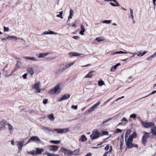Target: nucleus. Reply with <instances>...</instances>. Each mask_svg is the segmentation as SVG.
Returning <instances> with one entry per match:
<instances>
[{
	"mask_svg": "<svg viewBox=\"0 0 156 156\" xmlns=\"http://www.w3.org/2000/svg\"><path fill=\"white\" fill-rule=\"evenodd\" d=\"M24 58L26 60H28L34 61L36 62L38 61V59H37L36 57H29L28 56H26Z\"/></svg>",
	"mask_w": 156,
	"mask_h": 156,
	"instance_id": "obj_14",
	"label": "nucleus"
},
{
	"mask_svg": "<svg viewBox=\"0 0 156 156\" xmlns=\"http://www.w3.org/2000/svg\"><path fill=\"white\" fill-rule=\"evenodd\" d=\"M19 39H20L19 38L14 36H8L7 37V39L9 40H12L13 39L14 40H16Z\"/></svg>",
	"mask_w": 156,
	"mask_h": 156,
	"instance_id": "obj_20",
	"label": "nucleus"
},
{
	"mask_svg": "<svg viewBox=\"0 0 156 156\" xmlns=\"http://www.w3.org/2000/svg\"><path fill=\"white\" fill-rule=\"evenodd\" d=\"M111 20H105L103 21V23L106 24H109L111 23Z\"/></svg>",
	"mask_w": 156,
	"mask_h": 156,
	"instance_id": "obj_46",
	"label": "nucleus"
},
{
	"mask_svg": "<svg viewBox=\"0 0 156 156\" xmlns=\"http://www.w3.org/2000/svg\"><path fill=\"white\" fill-rule=\"evenodd\" d=\"M112 119V118H109L107 120H105L102 123V124H103L105 123L106 122H108V121H110V120H111Z\"/></svg>",
	"mask_w": 156,
	"mask_h": 156,
	"instance_id": "obj_45",
	"label": "nucleus"
},
{
	"mask_svg": "<svg viewBox=\"0 0 156 156\" xmlns=\"http://www.w3.org/2000/svg\"><path fill=\"white\" fill-rule=\"evenodd\" d=\"M147 142V138L146 137L143 136L142 138V143L144 145H146V144Z\"/></svg>",
	"mask_w": 156,
	"mask_h": 156,
	"instance_id": "obj_22",
	"label": "nucleus"
},
{
	"mask_svg": "<svg viewBox=\"0 0 156 156\" xmlns=\"http://www.w3.org/2000/svg\"><path fill=\"white\" fill-rule=\"evenodd\" d=\"M57 34L58 33L56 32H54L50 30H49V32L47 31H45L42 34V35H46V34Z\"/></svg>",
	"mask_w": 156,
	"mask_h": 156,
	"instance_id": "obj_15",
	"label": "nucleus"
},
{
	"mask_svg": "<svg viewBox=\"0 0 156 156\" xmlns=\"http://www.w3.org/2000/svg\"><path fill=\"white\" fill-rule=\"evenodd\" d=\"M78 108V106L77 105H72L71 107V108L72 109H74L75 110H76Z\"/></svg>",
	"mask_w": 156,
	"mask_h": 156,
	"instance_id": "obj_47",
	"label": "nucleus"
},
{
	"mask_svg": "<svg viewBox=\"0 0 156 156\" xmlns=\"http://www.w3.org/2000/svg\"><path fill=\"white\" fill-rule=\"evenodd\" d=\"M85 30H82L80 32V34L81 35H83L84 34V32L85 31Z\"/></svg>",
	"mask_w": 156,
	"mask_h": 156,
	"instance_id": "obj_52",
	"label": "nucleus"
},
{
	"mask_svg": "<svg viewBox=\"0 0 156 156\" xmlns=\"http://www.w3.org/2000/svg\"><path fill=\"white\" fill-rule=\"evenodd\" d=\"M94 71L92 70L89 72L85 76L84 78H91L93 76V73L94 72Z\"/></svg>",
	"mask_w": 156,
	"mask_h": 156,
	"instance_id": "obj_18",
	"label": "nucleus"
},
{
	"mask_svg": "<svg viewBox=\"0 0 156 156\" xmlns=\"http://www.w3.org/2000/svg\"><path fill=\"white\" fill-rule=\"evenodd\" d=\"M61 129H55L54 130L57 132L58 133H61Z\"/></svg>",
	"mask_w": 156,
	"mask_h": 156,
	"instance_id": "obj_41",
	"label": "nucleus"
},
{
	"mask_svg": "<svg viewBox=\"0 0 156 156\" xmlns=\"http://www.w3.org/2000/svg\"><path fill=\"white\" fill-rule=\"evenodd\" d=\"M114 2L116 4L115 5V6H119L120 5L118 3V2L116 1V0H114Z\"/></svg>",
	"mask_w": 156,
	"mask_h": 156,
	"instance_id": "obj_53",
	"label": "nucleus"
},
{
	"mask_svg": "<svg viewBox=\"0 0 156 156\" xmlns=\"http://www.w3.org/2000/svg\"><path fill=\"white\" fill-rule=\"evenodd\" d=\"M48 148L49 151L55 152L58 150L59 147L56 145H49L48 146Z\"/></svg>",
	"mask_w": 156,
	"mask_h": 156,
	"instance_id": "obj_8",
	"label": "nucleus"
},
{
	"mask_svg": "<svg viewBox=\"0 0 156 156\" xmlns=\"http://www.w3.org/2000/svg\"><path fill=\"white\" fill-rule=\"evenodd\" d=\"M109 146L108 145H107L105 147V150L106 151H107L109 149Z\"/></svg>",
	"mask_w": 156,
	"mask_h": 156,
	"instance_id": "obj_61",
	"label": "nucleus"
},
{
	"mask_svg": "<svg viewBox=\"0 0 156 156\" xmlns=\"http://www.w3.org/2000/svg\"><path fill=\"white\" fill-rule=\"evenodd\" d=\"M81 28L82 30H85V28L84 27V26H83V24H81Z\"/></svg>",
	"mask_w": 156,
	"mask_h": 156,
	"instance_id": "obj_63",
	"label": "nucleus"
},
{
	"mask_svg": "<svg viewBox=\"0 0 156 156\" xmlns=\"http://www.w3.org/2000/svg\"><path fill=\"white\" fill-rule=\"evenodd\" d=\"M61 133L68 132L69 131V129L68 128H64L61 129Z\"/></svg>",
	"mask_w": 156,
	"mask_h": 156,
	"instance_id": "obj_26",
	"label": "nucleus"
},
{
	"mask_svg": "<svg viewBox=\"0 0 156 156\" xmlns=\"http://www.w3.org/2000/svg\"><path fill=\"white\" fill-rule=\"evenodd\" d=\"M61 151L64 154L65 156H68L69 155H72V151L69 150H67L65 148L62 147Z\"/></svg>",
	"mask_w": 156,
	"mask_h": 156,
	"instance_id": "obj_4",
	"label": "nucleus"
},
{
	"mask_svg": "<svg viewBox=\"0 0 156 156\" xmlns=\"http://www.w3.org/2000/svg\"><path fill=\"white\" fill-rule=\"evenodd\" d=\"M27 73L30 74L31 76L33 75L34 74V72L33 68L32 67H29L27 69Z\"/></svg>",
	"mask_w": 156,
	"mask_h": 156,
	"instance_id": "obj_19",
	"label": "nucleus"
},
{
	"mask_svg": "<svg viewBox=\"0 0 156 156\" xmlns=\"http://www.w3.org/2000/svg\"><path fill=\"white\" fill-rule=\"evenodd\" d=\"M45 154L47 156H60L59 154H52L49 152L48 151L45 152Z\"/></svg>",
	"mask_w": 156,
	"mask_h": 156,
	"instance_id": "obj_23",
	"label": "nucleus"
},
{
	"mask_svg": "<svg viewBox=\"0 0 156 156\" xmlns=\"http://www.w3.org/2000/svg\"><path fill=\"white\" fill-rule=\"evenodd\" d=\"M108 134V132L105 131H103L102 133H101V135H105Z\"/></svg>",
	"mask_w": 156,
	"mask_h": 156,
	"instance_id": "obj_49",
	"label": "nucleus"
},
{
	"mask_svg": "<svg viewBox=\"0 0 156 156\" xmlns=\"http://www.w3.org/2000/svg\"><path fill=\"white\" fill-rule=\"evenodd\" d=\"M70 97V95L69 94H66L62 96L58 100L59 101H62L66 100L68 98Z\"/></svg>",
	"mask_w": 156,
	"mask_h": 156,
	"instance_id": "obj_12",
	"label": "nucleus"
},
{
	"mask_svg": "<svg viewBox=\"0 0 156 156\" xmlns=\"http://www.w3.org/2000/svg\"><path fill=\"white\" fill-rule=\"evenodd\" d=\"M151 135V133H147V132H145L144 136L145 137H149Z\"/></svg>",
	"mask_w": 156,
	"mask_h": 156,
	"instance_id": "obj_40",
	"label": "nucleus"
},
{
	"mask_svg": "<svg viewBox=\"0 0 156 156\" xmlns=\"http://www.w3.org/2000/svg\"><path fill=\"white\" fill-rule=\"evenodd\" d=\"M18 69V67H16V68L13 70L12 72V73H13L16 71Z\"/></svg>",
	"mask_w": 156,
	"mask_h": 156,
	"instance_id": "obj_60",
	"label": "nucleus"
},
{
	"mask_svg": "<svg viewBox=\"0 0 156 156\" xmlns=\"http://www.w3.org/2000/svg\"><path fill=\"white\" fill-rule=\"evenodd\" d=\"M6 122L5 121H3L0 122V125L1 126V127H3V128L5 127Z\"/></svg>",
	"mask_w": 156,
	"mask_h": 156,
	"instance_id": "obj_39",
	"label": "nucleus"
},
{
	"mask_svg": "<svg viewBox=\"0 0 156 156\" xmlns=\"http://www.w3.org/2000/svg\"><path fill=\"white\" fill-rule=\"evenodd\" d=\"M136 115L134 114L131 115L130 116V118H133L134 119H135L136 118Z\"/></svg>",
	"mask_w": 156,
	"mask_h": 156,
	"instance_id": "obj_43",
	"label": "nucleus"
},
{
	"mask_svg": "<svg viewBox=\"0 0 156 156\" xmlns=\"http://www.w3.org/2000/svg\"><path fill=\"white\" fill-rule=\"evenodd\" d=\"M41 85V82L39 81L37 82L34 85L33 88L35 89L36 91L38 93L41 92V90L39 88V86Z\"/></svg>",
	"mask_w": 156,
	"mask_h": 156,
	"instance_id": "obj_6",
	"label": "nucleus"
},
{
	"mask_svg": "<svg viewBox=\"0 0 156 156\" xmlns=\"http://www.w3.org/2000/svg\"><path fill=\"white\" fill-rule=\"evenodd\" d=\"M63 71L62 68H58L55 71L54 73L57 75L61 74Z\"/></svg>",
	"mask_w": 156,
	"mask_h": 156,
	"instance_id": "obj_16",
	"label": "nucleus"
},
{
	"mask_svg": "<svg viewBox=\"0 0 156 156\" xmlns=\"http://www.w3.org/2000/svg\"><path fill=\"white\" fill-rule=\"evenodd\" d=\"M32 140L38 141L39 142H41V140L37 136H34L31 137V138L29 139L28 141L26 143V144H27L28 143H30Z\"/></svg>",
	"mask_w": 156,
	"mask_h": 156,
	"instance_id": "obj_11",
	"label": "nucleus"
},
{
	"mask_svg": "<svg viewBox=\"0 0 156 156\" xmlns=\"http://www.w3.org/2000/svg\"><path fill=\"white\" fill-rule=\"evenodd\" d=\"M151 132L153 134L156 135V126H154L152 128Z\"/></svg>",
	"mask_w": 156,
	"mask_h": 156,
	"instance_id": "obj_33",
	"label": "nucleus"
},
{
	"mask_svg": "<svg viewBox=\"0 0 156 156\" xmlns=\"http://www.w3.org/2000/svg\"><path fill=\"white\" fill-rule=\"evenodd\" d=\"M147 52V51H144L143 53L140 55V56L142 57L144 55L146 54Z\"/></svg>",
	"mask_w": 156,
	"mask_h": 156,
	"instance_id": "obj_56",
	"label": "nucleus"
},
{
	"mask_svg": "<svg viewBox=\"0 0 156 156\" xmlns=\"http://www.w3.org/2000/svg\"><path fill=\"white\" fill-rule=\"evenodd\" d=\"M7 125L8 126V129L10 134H12L13 130V126L9 123H7Z\"/></svg>",
	"mask_w": 156,
	"mask_h": 156,
	"instance_id": "obj_17",
	"label": "nucleus"
},
{
	"mask_svg": "<svg viewBox=\"0 0 156 156\" xmlns=\"http://www.w3.org/2000/svg\"><path fill=\"white\" fill-rule=\"evenodd\" d=\"M122 131V130L118 128L116 129V130L115 132V133H120Z\"/></svg>",
	"mask_w": 156,
	"mask_h": 156,
	"instance_id": "obj_51",
	"label": "nucleus"
},
{
	"mask_svg": "<svg viewBox=\"0 0 156 156\" xmlns=\"http://www.w3.org/2000/svg\"><path fill=\"white\" fill-rule=\"evenodd\" d=\"M17 146L18 147V153H19L22 150L23 144L24 143V140H23L20 141H17Z\"/></svg>",
	"mask_w": 156,
	"mask_h": 156,
	"instance_id": "obj_7",
	"label": "nucleus"
},
{
	"mask_svg": "<svg viewBox=\"0 0 156 156\" xmlns=\"http://www.w3.org/2000/svg\"><path fill=\"white\" fill-rule=\"evenodd\" d=\"M136 136L137 134L136 133L135 131H134L132 134L129 136L128 138H130L131 139H132V140H133V138H136Z\"/></svg>",
	"mask_w": 156,
	"mask_h": 156,
	"instance_id": "obj_25",
	"label": "nucleus"
},
{
	"mask_svg": "<svg viewBox=\"0 0 156 156\" xmlns=\"http://www.w3.org/2000/svg\"><path fill=\"white\" fill-rule=\"evenodd\" d=\"M80 152V150L79 149L75 150L74 151H72V155H77Z\"/></svg>",
	"mask_w": 156,
	"mask_h": 156,
	"instance_id": "obj_31",
	"label": "nucleus"
},
{
	"mask_svg": "<svg viewBox=\"0 0 156 156\" xmlns=\"http://www.w3.org/2000/svg\"><path fill=\"white\" fill-rule=\"evenodd\" d=\"M99 133L97 130H95L93 131L91 135L90 138L92 140H94L99 137Z\"/></svg>",
	"mask_w": 156,
	"mask_h": 156,
	"instance_id": "obj_3",
	"label": "nucleus"
},
{
	"mask_svg": "<svg viewBox=\"0 0 156 156\" xmlns=\"http://www.w3.org/2000/svg\"><path fill=\"white\" fill-rule=\"evenodd\" d=\"M50 54V52H48L45 53H40L36 55V56L39 58H44Z\"/></svg>",
	"mask_w": 156,
	"mask_h": 156,
	"instance_id": "obj_10",
	"label": "nucleus"
},
{
	"mask_svg": "<svg viewBox=\"0 0 156 156\" xmlns=\"http://www.w3.org/2000/svg\"><path fill=\"white\" fill-rule=\"evenodd\" d=\"M131 133V130H127L126 132V133L125 136V139H127L129 135Z\"/></svg>",
	"mask_w": 156,
	"mask_h": 156,
	"instance_id": "obj_36",
	"label": "nucleus"
},
{
	"mask_svg": "<svg viewBox=\"0 0 156 156\" xmlns=\"http://www.w3.org/2000/svg\"><path fill=\"white\" fill-rule=\"evenodd\" d=\"M129 53L130 54H132V55H133L132 56L130 57V58H131L133 57H134V56H135V55H136V54H137V53H136V52H135V53L129 52Z\"/></svg>",
	"mask_w": 156,
	"mask_h": 156,
	"instance_id": "obj_44",
	"label": "nucleus"
},
{
	"mask_svg": "<svg viewBox=\"0 0 156 156\" xmlns=\"http://www.w3.org/2000/svg\"><path fill=\"white\" fill-rule=\"evenodd\" d=\"M105 83L101 79H100L98 81V85L100 86H101L104 85H105Z\"/></svg>",
	"mask_w": 156,
	"mask_h": 156,
	"instance_id": "obj_34",
	"label": "nucleus"
},
{
	"mask_svg": "<svg viewBox=\"0 0 156 156\" xmlns=\"http://www.w3.org/2000/svg\"><path fill=\"white\" fill-rule=\"evenodd\" d=\"M69 55L70 57H72V56L75 57L80 56L82 55V54L77 52H72L69 53Z\"/></svg>",
	"mask_w": 156,
	"mask_h": 156,
	"instance_id": "obj_13",
	"label": "nucleus"
},
{
	"mask_svg": "<svg viewBox=\"0 0 156 156\" xmlns=\"http://www.w3.org/2000/svg\"><path fill=\"white\" fill-rule=\"evenodd\" d=\"M141 124L144 127L148 128L150 127L154 126V123L153 122H145L142 121Z\"/></svg>",
	"mask_w": 156,
	"mask_h": 156,
	"instance_id": "obj_5",
	"label": "nucleus"
},
{
	"mask_svg": "<svg viewBox=\"0 0 156 156\" xmlns=\"http://www.w3.org/2000/svg\"><path fill=\"white\" fill-rule=\"evenodd\" d=\"M95 39L98 42H101L103 41L104 40V38L103 37H96Z\"/></svg>",
	"mask_w": 156,
	"mask_h": 156,
	"instance_id": "obj_30",
	"label": "nucleus"
},
{
	"mask_svg": "<svg viewBox=\"0 0 156 156\" xmlns=\"http://www.w3.org/2000/svg\"><path fill=\"white\" fill-rule=\"evenodd\" d=\"M56 16L58 17H59V18H61V19L63 18L62 16V15H60V14L57 15H56Z\"/></svg>",
	"mask_w": 156,
	"mask_h": 156,
	"instance_id": "obj_59",
	"label": "nucleus"
},
{
	"mask_svg": "<svg viewBox=\"0 0 156 156\" xmlns=\"http://www.w3.org/2000/svg\"><path fill=\"white\" fill-rule=\"evenodd\" d=\"M50 142L52 143H54L55 144H57L60 143V140H51Z\"/></svg>",
	"mask_w": 156,
	"mask_h": 156,
	"instance_id": "obj_37",
	"label": "nucleus"
},
{
	"mask_svg": "<svg viewBox=\"0 0 156 156\" xmlns=\"http://www.w3.org/2000/svg\"><path fill=\"white\" fill-rule=\"evenodd\" d=\"M121 121H125L126 122H128L127 120L126 119V118L125 117H123L122 119L121 120Z\"/></svg>",
	"mask_w": 156,
	"mask_h": 156,
	"instance_id": "obj_54",
	"label": "nucleus"
},
{
	"mask_svg": "<svg viewBox=\"0 0 156 156\" xmlns=\"http://www.w3.org/2000/svg\"><path fill=\"white\" fill-rule=\"evenodd\" d=\"M121 64L120 63H118L116 64L113 67H112L111 69V71L112 72H114L115 71V70L116 69L117 67L120 65Z\"/></svg>",
	"mask_w": 156,
	"mask_h": 156,
	"instance_id": "obj_27",
	"label": "nucleus"
},
{
	"mask_svg": "<svg viewBox=\"0 0 156 156\" xmlns=\"http://www.w3.org/2000/svg\"><path fill=\"white\" fill-rule=\"evenodd\" d=\"M87 140V138H86V136L83 135L82 136L81 138L79 139V140L80 141L81 140L82 142H84L86 141Z\"/></svg>",
	"mask_w": 156,
	"mask_h": 156,
	"instance_id": "obj_28",
	"label": "nucleus"
},
{
	"mask_svg": "<svg viewBox=\"0 0 156 156\" xmlns=\"http://www.w3.org/2000/svg\"><path fill=\"white\" fill-rule=\"evenodd\" d=\"M155 93H156V90L153 91L151 94H150L149 95H148V96H145V97H144L143 98H145V97H147V96H149V95H150L153 94H154Z\"/></svg>",
	"mask_w": 156,
	"mask_h": 156,
	"instance_id": "obj_57",
	"label": "nucleus"
},
{
	"mask_svg": "<svg viewBox=\"0 0 156 156\" xmlns=\"http://www.w3.org/2000/svg\"><path fill=\"white\" fill-rule=\"evenodd\" d=\"M100 103V102H98L97 103L94 105L92 106L88 110V112L89 113L93 111L95 108H96Z\"/></svg>",
	"mask_w": 156,
	"mask_h": 156,
	"instance_id": "obj_9",
	"label": "nucleus"
},
{
	"mask_svg": "<svg viewBox=\"0 0 156 156\" xmlns=\"http://www.w3.org/2000/svg\"><path fill=\"white\" fill-rule=\"evenodd\" d=\"M48 99H46L43 100V103L44 104H46L47 103Z\"/></svg>",
	"mask_w": 156,
	"mask_h": 156,
	"instance_id": "obj_58",
	"label": "nucleus"
},
{
	"mask_svg": "<svg viewBox=\"0 0 156 156\" xmlns=\"http://www.w3.org/2000/svg\"><path fill=\"white\" fill-rule=\"evenodd\" d=\"M73 38L77 40L79 39V37L78 36H74L73 37Z\"/></svg>",
	"mask_w": 156,
	"mask_h": 156,
	"instance_id": "obj_62",
	"label": "nucleus"
},
{
	"mask_svg": "<svg viewBox=\"0 0 156 156\" xmlns=\"http://www.w3.org/2000/svg\"><path fill=\"white\" fill-rule=\"evenodd\" d=\"M9 30V28L8 27H4V31L5 32H7Z\"/></svg>",
	"mask_w": 156,
	"mask_h": 156,
	"instance_id": "obj_50",
	"label": "nucleus"
},
{
	"mask_svg": "<svg viewBox=\"0 0 156 156\" xmlns=\"http://www.w3.org/2000/svg\"><path fill=\"white\" fill-rule=\"evenodd\" d=\"M44 149L41 148H37L36 149V153L38 154H41L42 152L43 151Z\"/></svg>",
	"mask_w": 156,
	"mask_h": 156,
	"instance_id": "obj_21",
	"label": "nucleus"
},
{
	"mask_svg": "<svg viewBox=\"0 0 156 156\" xmlns=\"http://www.w3.org/2000/svg\"><path fill=\"white\" fill-rule=\"evenodd\" d=\"M69 67H70V66H69V64H66V65L65 66V67H63L62 68L63 69V70H64V71Z\"/></svg>",
	"mask_w": 156,
	"mask_h": 156,
	"instance_id": "obj_42",
	"label": "nucleus"
},
{
	"mask_svg": "<svg viewBox=\"0 0 156 156\" xmlns=\"http://www.w3.org/2000/svg\"><path fill=\"white\" fill-rule=\"evenodd\" d=\"M74 12L72 9H70L69 12V19H71L72 16L73 15Z\"/></svg>",
	"mask_w": 156,
	"mask_h": 156,
	"instance_id": "obj_29",
	"label": "nucleus"
},
{
	"mask_svg": "<svg viewBox=\"0 0 156 156\" xmlns=\"http://www.w3.org/2000/svg\"><path fill=\"white\" fill-rule=\"evenodd\" d=\"M48 118L50 120L52 121H54L55 119L54 115L53 113H51V114H49L48 116Z\"/></svg>",
	"mask_w": 156,
	"mask_h": 156,
	"instance_id": "obj_24",
	"label": "nucleus"
},
{
	"mask_svg": "<svg viewBox=\"0 0 156 156\" xmlns=\"http://www.w3.org/2000/svg\"><path fill=\"white\" fill-rule=\"evenodd\" d=\"M128 53L127 52H125L123 51H118L113 53L112 54V55H114L116 54H127Z\"/></svg>",
	"mask_w": 156,
	"mask_h": 156,
	"instance_id": "obj_32",
	"label": "nucleus"
},
{
	"mask_svg": "<svg viewBox=\"0 0 156 156\" xmlns=\"http://www.w3.org/2000/svg\"><path fill=\"white\" fill-rule=\"evenodd\" d=\"M124 142V139H120V141H119V144H120V148L119 149H121L122 145Z\"/></svg>",
	"mask_w": 156,
	"mask_h": 156,
	"instance_id": "obj_35",
	"label": "nucleus"
},
{
	"mask_svg": "<svg viewBox=\"0 0 156 156\" xmlns=\"http://www.w3.org/2000/svg\"><path fill=\"white\" fill-rule=\"evenodd\" d=\"M27 153L28 154H32L33 155H35L37 154L36 153V152H35L34 151H27Z\"/></svg>",
	"mask_w": 156,
	"mask_h": 156,
	"instance_id": "obj_38",
	"label": "nucleus"
},
{
	"mask_svg": "<svg viewBox=\"0 0 156 156\" xmlns=\"http://www.w3.org/2000/svg\"><path fill=\"white\" fill-rule=\"evenodd\" d=\"M41 128L44 131H47L49 130V129L48 128L45 127L43 126H41Z\"/></svg>",
	"mask_w": 156,
	"mask_h": 156,
	"instance_id": "obj_48",
	"label": "nucleus"
},
{
	"mask_svg": "<svg viewBox=\"0 0 156 156\" xmlns=\"http://www.w3.org/2000/svg\"><path fill=\"white\" fill-rule=\"evenodd\" d=\"M133 140L130 138H128V139H126V143L127 147L130 149L133 147H137L138 145L136 144H133L132 143Z\"/></svg>",
	"mask_w": 156,
	"mask_h": 156,
	"instance_id": "obj_2",
	"label": "nucleus"
},
{
	"mask_svg": "<svg viewBox=\"0 0 156 156\" xmlns=\"http://www.w3.org/2000/svg\"><path fill=\"white\" fill-rule=\"evenodd\" d=\"M92 154L90 153H88L85 156H91Z\"/></svg>",
	"mask_w": 156,
	"mask_h": 156,
	"instance_id": "obj_64",
	"label": "nucleus"
},
{
	"mask_svg": "<svg viewBox=\"0 0 156 156\" xmlns=\"http://www.w3.org/2000/svg\"><path fill=\"white\" fill-rule=\"evenodd\" d=\"M27 73H25L23 76L22 77L24 79H26L27 78Z\"/></svg>",
	"mask_w": 156,
	"mask_h": 156,
	"instance_id": "obj_55",
	"label": "nucleus"
},
{
	"mask_svg": "<svg viewBox=\"0 0 156 156\" xmlns=\"http://www.w3.org/2000/svg\"><path fill=\"white\" fill-rule=\"evenodd\" d=\"M61 83H58L56 86L48 91V93L50 94H58L60 93L61 88L60 87Z\"/></svg>",
	"mask_w": 156,
	"mask_h": 156,
	"instance_id": "obj_1",
	"label": "nucleus"
}]
</instances>
